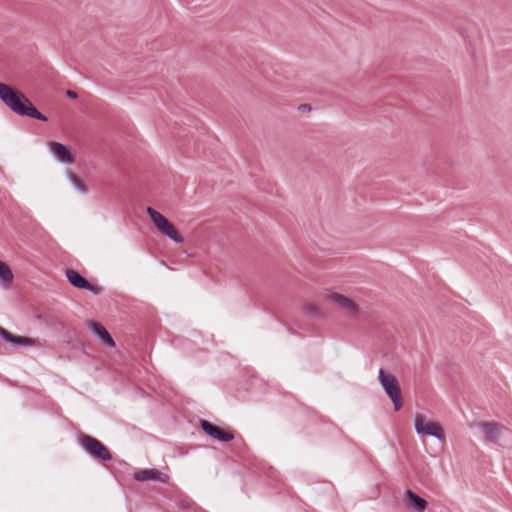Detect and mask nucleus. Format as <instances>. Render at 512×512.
I'll return each mask as SVG.
<instances>
[{
  "label": "nucleus",
  "mask_w": 512,
  "mask_h": 512,
  "mask_svg": "<svg viewBox=\"0 0 512 512\" xmlns=\"http://www.w3.org/2000/svg\"><path fill=\"white\" fill-rule=\"evenodd\" d=\"M79 442L81 446L94 458L107 461L112 457L108 448L92 436L82 435L79 438Z\"/></svg>",
  "instance_id": "obj_6"
},
{
  "label": "nucleus",
  "mask_w": 512,
  "mask_h": 512,
  "mask_svg": "<svg viewBox=\"0 0 512 512\" xmlns=\"http://www.w3.org/2000/svg\"><path fill=\"white\" fill-rule=\"evenodd\" d=\"M414 426L416 432L421 436H433L439 440L445 438L444 429L435 421L428 420L422 414H416L414 419Z\"/></svg>",
  "instance_id": "obj_4"
},
{
  "label": "nucleus",
  "mask_w": 512,
  "mask_h": 512,
  "mask_svg": "<svg viewBox=\"0 0 512 512\" xmlns=\"http://www.w3.org/2000/svg\"><path fill=\"white\" fill-rule=\"evenodd\" d=\"M215 439L222 442H229L234 439V434L232 432L224 431L221 428H219Z\"/></svg>",
  "instance_id": "obj_16"
},
{
  "label": "nucleus",
  "mask_w": 512,
  "mask_h": 512,
  "mask_svg": "<svg viewBox=\"0 0 512 512\" xmlns=\"http://www.w3.org/2000/svg\"><path fill=\"white\" fill-rule=\"evenodd\" d=\"M67 95H68L70 98H76V97H77L76 92L71 91V90H68V91H67Z\"/></svg>",
  "instance_id": "obj_17"
},
{
  "label": "nucleus",
  "mask_w": 512,
  "mask_h": 512,
  "mask_svg": "<svg viewBox=\"0 0 512 512\" xmlns=\"http://www.w3.org/2000/svg\"><path fill=\"white\" fill-rule=\"evenodd\" d=\"M405 496L407 498L408 504L413 507L418 512H423L427 507V502L423 498L419 497L417 494L412 492L411 490H407L405 492Z\"/></svg>",
  "instance_id": "obj_12"
},
{
  "label": "nucleus",
  "mask_w": 512,
  "mask_h": 512,
  "mask_svg": "<svg viewBox=\"0 0 512 512\" xmlns=\"http://www.w3.org/2000/svg\"><path fill=\"white\" fill-rule=\"evenodd\" d=\"M0 99L13 112L19 115L29 116L41 121L47 120V118L32 105L30 100L24 94L3 83H0Z\"/></svg>",
  "instance_id": "obj_1"
},
{
  "label": "nucleus",
  "mask_w": 512,
  "mask_h": 512,
  "mask_svg": "<svg viewBox=\"0 0 512 512\" xmlns=\"http://www.w3.org/2000/svg\"><path fill=\"white\" fill-rule=\"evenodd\" d=\"M322 297L325 301L333 303L334 305L343 309L344 311H346L349 314L355 315L359 312L358 305L352 298H350L334 289L324 290L322 293Z\"/></svg>",
  "instance_id": "obj_5"
},
{
  "label": "nucleus",
  "mask_w": 512,
  "mask_h": 512,
  "mask_svg": "<svg viewBox=\"0 0 512 512\" xmlns=\"http://www.w3.org/2000/svg\"><path fill=\"white\" fill-rule=\"evenodd\" d=\"M66 276H67V279L68 281L75 287L77 288H80V289H87V290H90L94 293H99L100 292V288L97 287V286H94L92 284H90L86 279H84L77 271L75 270H67L66 271Z\"/></svg>",
  "instance_id": "obj_8"
},
{
  "label": "nucleus",
  "mask_w": 512,
  "mask_h": 512,
  "mask_svg": "<svg viewBox=\"0 0 512 512\" xmlns=\"http://www.w3.org/2000/svg\"><path fill=\"white\" fill-rule=\"evenodd\" d=\"M201 427L206 434H208L209 436H211L213 438L216 437L217 432L219 430V427L213 425L212 423H210L207 420L201 421Z\"/></svg>",
  "instance_id": "obj_15"
},
{
  "label": "nucleus",
  "mask_w": 512,
  "mask_h": 512,
  "mask_svg": "<svg viewBox=\"0 0 512 512\" xmlns=\"http://www.w3.org/2000/svg\"><path fill=\"white\" fill-rule=\"evenodd\" d=\"M378 379L386 394L393 402L395 410H400L403 402L397 378L393 374L386 373L383 369H380Z\"/></svg>",
  "instance_id": "obj_3"
},
{
  "label": "nucleus",
  "mask_w": 512,
  "mask_h": 512,
  "mask_svg": "<svg viewBox=\"0 0 512 512\" xmlns=\"http://www.w3.org/2000/svg\"><path fill=\"white\" fill-rule=\"evenodd\" d=\"M0 279L5 283V287H8L13 280V273L10 267L2 261H0Z\"/></svg>",
  "instance_id": "obj_14"
},
{
  "label": "nucleus",
  "mask_w": 512,
  "mask_h": 512,
  "mask_svg": "<svg viewBox=\"0 0 512 512\" xmlns=\"http://www.w3.org/2000/svg\"><path fill=\"white\" fill-rule=\"evenodd\" d=\"M147 213L150 216L152 222L154 223L155 227L158 229L160 233L167 236L171 240H173L176 243H183L184 238L179 233L177 228L174 226L173 223H171L166 217H164L160 212L156 211L155 209L148 207Z\"/></svg>",
  "instance_id": "obj_2"
},
{
  "label": "nucleus",
  "mask_w": 512,
  "mask_h": 512,
  "mask_svg": "<svg viewBox=\"0 0 512 512\" xmlns=\"http://www.w3.org/2000/svg\"><path fill=\"white\" fill-rule=\"evenodd\" d=\"M134 478L140 482L153 480V481H159L162 483H167L169 481V476L157 469L139 470V471L135 472Z\"/></svg>",
  "instance_id": "obj_7"
},
{
  "label": "nucleus",
  "mask_w": 512,
  "mask_h": 512,
  "mask_svg": "<svg viewBox=\"0 0 512 512\" xmlns=\"http://www.w3.org/2000/svg\"><path fill=\"white\" fill-rule=\"evenodd\" d=\"M483 429L490 439L495 440L503 427L495 422H489L483 425Z\"/></svg>",
  "instance_id": "obj_13"
},
{
  "label": "nucleus",
  "mask_w": 512,
  "mask_h": 512,
  "mask_svg": "<svg viewBox=\"0 0 512 512\" xmlns=\"http://www.w3.org/2000/svg\"><path fill=\"white\" fill-rule=\"evenodd\" d=\"M50 151L53 153V155L64 163H73L74 162V156L71 153V151L63 144L59 142H50L49 143Z\"/></svg>",
  "instance_id": "obj_9"
},
{
  "label": "nucleus",
  "mask_w": 512,
  "mask_h": 512,
  "mask_svg": "<svg viewBox=\"0 0 512 512\" xmlns=\"http://www.w3.org/2000/svg\"><path fill=\"white\" fill-rule=\"evenodd\" d=\"M0 335L3 337V339L13 344L30 346L37 345V341L35 339L23 336H15L3 328L0 329Z\"/></svg>",
  "instance_id": "obj_10"
},
{
  "label": "nucleus",
  "mask_w": 512,
  "mask_h": 512,
  "mask_svg": "<svg viewBox=\"0 0 512 512\" xmlns=\"http://www.w3.org/2000/svg\"><path fill=\"white\" fill-rule=\"evenodd\" d=\"M89 326L92 329V331L102 340L104 344H106L109 347L115 346L113 338L103 325H101L98 322H91Z\"/></svg>",
  "instance_id": "obj_11"
}]
</instances>
